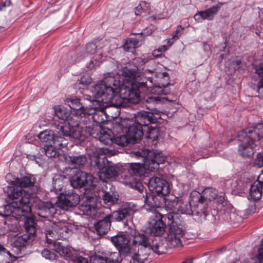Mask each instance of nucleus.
<instances>
[{
	"mask_svg": "<svg viewBox=\"0 0 263 263\" xmlns=\"http://www.w3.org/2000/svg\"><path fill=\"white\" fill-rule=\"evenodd\" d=\"M93 182H69L70 185L74 189H79L80 192L85 195L82 197V203L79 206L80 210L83 215L89 216L93 219L97 214V209L101 204L97 202L98 198L95 196H89L87 195L91 192L95 186L89 185Z\"/></svg>",
	"mask_w": 263,
	"mask_h": 263,
	"instance_id": "obj_7",
	"label": "nucleus"
},
{
	"mask_svg": "<svg viewBox=\"0 0 263 263\" xmlns=\"http://www.w3.org/2000/svg\"><path fill=\"white\" fill-rule=\"evenodd\" d=\"M222 5V3H219L217 5L212 6L204 10L198 12L194 15L195 20L198 22H201L203 20H213L214 16L217 14Z\"/></svg>",
	"mask_w": 263,
	"mask_h": 263,
	"instance_id": "obj_23",
	"label": "nucleus"
},
{
	"mask_svg": "<svg viewBox=\"0 0 263 263\" xmlns=\"http://www.w3.org/2000/svg\"><path fill=\"white\" fill-rule=\"evenodd\" d=\"M94 129L96 133H92L91 137L99 139L105 145H111L114 143V136L111 130L102 128L101 126H97Z\"/></svg>",
	"mask_w": 263,
	"mask_h": 263,
	"instance_id": "obj_20",
	"label": "nucleus"
},
{
	"mask_svg": "<svg viewBox=\"0 0 263 263\" xmlns=\"http://www.w3.org/2000/svg\"><path fill=\"white\" fill-rule=\"evenodd\" d=\"M51 228L46 231V241L48 244L53 243V249L61 256L67 260L73 259L76 251L72 248L65 247L58 241L57 239H66L70 234L73 226L66 221L57 222L48 220L46 223Z\"/></svg>",
	"mask_w": 263,
	"mask_h": 263,
	"instance_id": "obj_3",
	"label": "nucleus"
},
{
	"mask_svg": "<svg viewBox=\"0 0 263 263\" xmlns=\"http://www.w3.org/2000/svg\"><path fill=\"white\" fill-rule=\"evenodd\" d=\"M59 183H62V182H54L53 188L51 189L50 191L51 192H54L55 193L60 191L63 187V185L62 184H60Z\"/></svg>",
	"mask_w": 263,
	"mask_h": 263,
	"instance_id": "obj_49",
	"label": "nucleus"
},
{
	"mask_svg": "<svg viewBox=\"0 0 263 263\" xmlns=\"http://www.w3.org/2000/svg\"><path fill=\"white\" fill-rule=\"evenodd\" d=\"M71 260L73 261V263H89L87 258L76 255V254L73 256V259H72Z\"/></svg>",
	"mask_w": 263,
	"mask_h": 263,
	"instance_id": "obj_46",
	"label": "nucleus"
},
{
	"mask_svg": "<svg viewBox=\"0 0 263 263\" xmlns=\"http://www.w3.org/2000/svg\"><path fill=\"white\" fill-rule=\"evenodd\" d=\"M147 137L149 139H153L154 140H156L158 138L157 130L154 129L150 130Z\"/></svg>",
	"mask_w": 263,
	"mask_h": 263,
	"instance_id": "obj_51",
	"label": "nucleus"
},
{
	"mask_svg": "<svg viewBox=\"0 0 263 263\" xmlns=\"http://www.w3.org/2000/svg\"><path fill=\"white\" fill-rule=\"evenodd\" d=\"M252 263H263V239L258 249V254L255 259H252Z\"/></svg>",
	"mask_w": 263,
	"mask_h": 263,
	"instance_id": "obj_39",
	"label": "nucleus"
},
{
	"mask_svg": "<svg viewBox=\"0 0 263 263\" xmlns=\"http://www.w3.org/2000/svg\"><path fill=\"white\" fill-rule=\"evenodd\" d=\"M123 184L133 189L137 190L139 192H142L145 187L142 184V182H122Z\"/></svg>",
	"mask_w": 263,
	"mask_h": 263,
	"instance_id": "obj_38",
	"label": "nucleus"
},
{
	"mask_svg": "<svg viewBox=\"0 0 263 263\" xmlns=\"http://www.w3.org/2000/svg\"><path fill=\"white\" fill-rule=\"evenodd\" d=\"M10 4L11 2L10 0H6L0 6V10L2 11L4 9V7L10 6Z\"/></svg>",
	"mask_w": 263,
	"mask_h": 263,
	"instance_id": "obj_55",
	"label": "nucleus"
},
{
	"mask_svg": "<svg viewBox=\"0 0 263 263\" xmlns=\"http://www.w3.org/2000/svg\"><path fill=\"white\" fill-rule=\"evenodd\" d=\"M153 200L152 197H148L145 198V207L147 210L156 213L157 219L151 217L148 221V226L147 230L149 233L154 236H161L163 235L165 231V224L163 220L166 221V216L163 214L159 212L160 210H162L161 207L157 206L156 204L152 203L150 200Z\"/></svg>",
	"mask_w": 263,
	"mask_h": 263,
	"instance_id": "obj_9",
	"label": "nucleus"
},
{
	"mask_svg": "<svg viewBox=\"0 0 263 263\" xmlns=\"http://www.w3.org/2000/svg\"><path fill=\"white\" fill-rule=\"evenodd\" d=\"M145 184L153 194L165 196L163 198L165 208L166 211L170 212L164 215L167 218L168 214H172L174 215V220L176 221V218L178 217L177 211L179 199L173 195H167L170 191L169 182H147Z\"/></svg>",
	"mask_w": 263,
	"mask_h": 263,
	"instance_id": "obj_8",
	"label": "nucleus"
},
{
	"mask_svg": "<svg viewBox=\"0 0 263 263\" xmlns=\"http://www.w3.org/2000/svg\"><path fill=\"white\" fill-rule=\"evenodd\" d=\"M174 41H174L173 40H172V38L171 39L168 40L167 42L168 46L169 47L171 46L173 44V43H174Z\"/></svg>",
	"mask_w": 263,
	"mask_h": 263,
	"instance_id": "obj_63",
	"label": "nucleus"
},
{
	"mask_svg": "<svg viewBox=\"0 0 263 263\" xmlns=\"http://www.w3.org/2000/svg\"><path fill=\"white\" fill-rule=\"evenodd\" d=\"M109 253V255H107L106 256H105L107 263H121L122 260L120 256L121 252L118 251Z\"/></svg>",
	"mask_w": 263,
	"mask_h": 263,
	"instance_id": "obj_35",
	"label": "nucleus"
},
{
	"mask_svg": "<svg viewBox=\"0 0 263 263\" xmlns=\"http://www.w3.org/2000/svg\"><path fill=\"white\" fill-rule=\"evenodd\" d=\"M142 6H145V4L144 2H140L139 5L136 7L135 9V14L136 15H140L144 12L143 10Z\"/></svg>",
	"mask_w": 263,
	"mask_h": 263,
	"instance_id": "obj_50",
	"label": "nucleus"
},
{
	"mask_svg": "<svg viewBox=\"0 0 263 263\" xmlns=\"http://www.w3.org/2000/svg\"><path fill=\"white\" fill-rule=\"evenodd\" d=\"M200 211H193L191 209V205L190 204H188L187 203H184L181 200H179L177 212L186 215H196L199 217L198 219V220L205 219L208 215L207 212L205 210H203L201 208H200Z\"/></svg>",
	"mask_w": 263,
	"mask_h": 263,
	"instance_id": "obj_21",
	"label": "nucleus"
},
{
	"mask_svg": "<svg viewBox=\"0 0 263 263\" xmlns=\"http://www.w3.org/2000/svg\"><path fill=\"white\" fill-rule=\"evenodd\" d=\"M152 71L145 70L144 73L135 69H125L122 76H108L97 84L91 90L92 95L101 101L110 103L116 107H126L128 102L135 104L140 100V93L151 94L146 99L147 108L155 111V105L161 102V95H166L165 89L169 84L166 72L157 74L160 79L158 85L154 86L150 77H146Z\"/></svg>",
	"mask_w": 263,
	"mask_h": 263,
	"instance_id": "obj_1",
	"label": "nucleus"
},
{
	"mask_svg": "<svg viewBox=\"0 0 263 263\" xmlns=\"http://www.w3.org/2000/svg\"><path fill=\"white\" fill-rule=\"evenodd\" d=\"M161 54V53H160V52H158V49L154 50L153 53V56L156 57H158Z\"/></svg>",
	"mask_w": 263,
	"mask_h": 263,
	"instance_id": "obj_59",
	"label": "nucleus"
},
{
	"mask_svg": "<svg viewBox=\"0 0 263 263\" xmlns=\"http://www.w3.org/2000/svg\"><path fill=\"white\" fill-rule=\"evenodd\" d=\"M133 242L132 249H138V253L132 256L133 263L144 262L152 252L161 254L166 250V246L160 239H150L143 233L135 234Z\"/></svg>",
	"mask_w": 263,
	"mask_h": 263,
	"instance_id": "obj_5",
	"label": "nucleus"
},
{
	"mask_svg": "<svg viewBox=\"0 0 263 263\" xmlns=\"http://www.w3.org/2000/svg\"><path fill=\"white\" fill-rule=\"evenodd\" d=\"M66 146H60V147L55 146L54 144L44 145V148L41 149L42 153H45L48 157H54L57 154V149H60Z\"/></svg>",
	"mask_w": 263,
	"mask_h": 263,
	"instance_id": "obj_33",
	"label": "nucleus"
},
{
	"mask_svg": "<svg viewBox=\"0 0 263 263\" xmlns=\"http://www.w3.org/2000/svg\"><path fill=\"white\" fill-rule=\"evenodd\" d=\"M42 255L43 257L49 260H54L56 257V255L54 252L47 249H44L42 251Z\"/></svg>",
	"mask_w": 263,
	"mask_h": 263,
	"instance_id": "obj_41",
	"label": "nucleus"
},
{
	"mask_svg": "<svg viewBox=\"0 0 263 263\" xmlns=\"http://www.w3.org/2000/svg\"><path fill=\"white\" fill-rule=\"evenodd\" d=\"M103 200L105 204L110 206L117 202L118 196L114 193L106 192L103 196Z\"/></svg>",
	"mask_w": 263,
	"mask_h": 263,
	"instance_id": "obj_34",
	"label": "nucleus"
},
{
	"mask_svg": "<svg viewBox=\"0 0 263 263\" xmlns=\"http://www.w3.org/2000/svg\"><path fill=\"white\" fill-rule=\"evenodd\" d=\"M183 28L181 26H178L176 28V30L172 34V40L176 41L178 40L182 33Z\"/></svg>",
	"mask_w": 263,
	"mask_h": 263,
	"instance_id": "obj_45",
	"label": "nucleus"
},
{
	"mask_svg": "<svg viewBox=\"0 0 263 263\" xmlns=\"http://www.w3.org/2000/svg\"><path fill=\"white\" fill-rule=\"evenodd\" d=\"M217 191L214 188H205L202 191L203 196H201L200 198L198 199L199 203L197 206L198 208L203 209V210H205V205L203 203V198H205L209 200H214L217 197Z\"/></svg>",
	"mask_w": 263,
	"mask_h": 263,
	"instance_id": "obj_28",
	"label": "nucleus"
},
{
	"mask_svg": "<svg viewBox=\"0 0 263 263\" xmlns=\"http://www.w3.org/2000/svg\"><path fill=\"white\" fill-rule=\"evenodd\" d=\"M138 210V205L133 202H126L110 216L111 219L120 221L133 215Z\"/></svg>",
	"mask_w": 263,
	"mask_h": 263,
	"instance_id": "obj_16",
	"label": "nucleus"
},
{
	"mask_svg": "<svg viewBox=\"0 0 263 263\" xmlns=\"http://www.w3.org/2000/svg\"><path fill=\"white\" fill-rule=\"evenodd\" d=\"M22 191L23 195L24 194V191H26L29 195V198L32 199V204H33L32 208H35L38 210L39 216L45 218L53 216L56 213L57 207L64 210H67L69 208L76 205L80 201V196L73 191L61 193L55 204H53L50 202H44L38 199H34L28 193L27 191L23 189Z\"/></svg>",
	"mask_w": 263,
	"mask_h": 263,
	"instance_id": "obj_4",
	"label": "nucleus"
},
{
	"mask_svg": "<svg viewBox=\"0 0 263 263\" xmlns=\"http://www.w3.org/2000/svg\"><path fill=\"white\" fill-rule=\"evenodd\" d=\"M174 215L169 214L167 216L168 231L165 238L167 246L169 248H177L182 246V238L185 234V230L180 223L174 219Z\"/></svg>",
	"mask_w": 263,
	"mask_h": 263,
	"instance_id": "obj_11",
	"label": "nucleus"
},
{
	"mask_svg": "<svg viewBox=\"0 0 263 263\" xmlns=\"http://www.w3.org/2000/svg\"><path fill=\"white\" fill-rule=\"evenodd\" d=\"M123 130L126 134L120 135L114 139V143L122 146H126L130 142H138L143 135L140 129L134 126L125 127Z\"/></svg>",
	"mask_w": 263,
	"mask_h": 263,
	"instance_id": "obj_14",
	"label": "nucleus"
},
{
	"mask_svg": "<svg viewBox=\"0 0 263 263\" xmlns=\"http://www.w3.org/2000/svg\"><path fill=\"white\" fill-rule=\"evenodd\" d=\"M60 126L57 127L55 133L50 130H45L41 132L37 136L39 139L45 144V145L54 144L57 147L67 146V139L62 137V135L58 134Z\"/></svg>",
	"mask_w": 263,
	"mask_h": 263,
	"instance_id": "obj_15",
	"label": "nucleus"
},
{
	"mask_svg": "<svg viewBox=\"0 0 263 263\" xmlns=\"http://www.w3.org/2000/svg\"><path fill=\"white\" fill-rule=\"evenodd\" d=\"M215 199L216 200L217 204L223 205L226 200L224 193L223 192H221L219 194L217 193V197Z\"/></svg>",
	"mask_w": 263,
	"mask_h": 263,
	"instance_id": "obj_47",
	"label": "nucleus"
},
{
	"mask_svg": "<svg viewBox=\"0 0 263 263\" xmlns=\"http://www.w3.org/2000/svg\"><path fill=\"white\" fill-rule=\"evenodd\" d=\"M85 125V128H86V130L87 132V138L88 136L91 137L92 133H96V130L94 129L96 126H101L100 125L97 124H84Z\"/></svg>",
	"mask_w": 263,
	"mask_h": 263,
	"instance_id": "obj_42",
	"label": "nucleus"
},
{
	"mask_svg": "<svg viewBox=\"0 0 263 263\" xmlns=\"http://www.w3.org/2000/svg\"><path fill=\"white\" fill-rule=\"evenodd\" d=\"M11 231V229L9 228V224L7 223L5 220H2L0 221V238L6 235L8 231Z\"/></svg>",
	"mask_w": 263,
	"mask_h": 263,
	"instance_id": "obj_40",
	"label": "nucleus"
},
{
	"mask_svg": "<svg viewBox=\"0 0 263 263\" xmlns=\"http://www.w3.org/2000/svg\"><path fill=\"white\" fill-rule=\"evenodd\" d=\"M95 66V64L93 63V61L91 60L88 67L90 69L93 68Z\"/></svg>",
	"mask_w": 263,
	"mask_h": 263,
	"instance_id": "obj_60",
	"label": "nucleus"
},
{
	"mask_svg": "<svg viewBox=\"0 0 263 263\" xmlns=\"http://www.w3.org/2000/svg\"><path fill=\"white\" fill-rule=\"evenodd\" d=\"M141 38V35L139 34H131L123 45L124 50L134 53L135 49L139 46V41Z\"/></svg>",
	"mask_w": 263,
	"mask_h": 263,
	"instance_id": "obj_25",
	"label": "nucleus"
},
{
	"mask_svg": "<svg viewBox=\"0 0 263 263\" xmlns=\"http://www.w3.org/2000/svg\"><path fill=\"white\" fill-rule=\"evenodd\" d=\"M111 240L121 254L127 256L130 253V238L127 234L117 235L112 237Z\"/></svg>",
	"mask_w": 263,
	"mask_h": 263,
	"instance_id": "obj_18",
	"label": "nucleus"
},
{
	"mask_svg": "<svg viewBox=\"0 0 263 263\" xmlns=\"http://www.w3.org/2000/svg\"><path fill=\"white\" fill-rule=\"evenodd\" d=\"M10 185L4 189V191L6 192L10 199L17 200L20 197L18 200H13L11 203L5 205L1 207V210L4 212L0 215L5 217H9L12 216L16 220H18L22 216L24 217V226L26 231V234L18 236L13 242V245L16 249H20L24 247L27 244L29 240L33 236L36 232L35 222L34 220L31 217L27 216L32 211V199L29 198V195L24 192L23 195V191L22 185L27 184V182H10ZM33 182H28L29 185H33Z\"/></svg>",
	"mask_w": 263,
	"mask_h": 263,
	"instance_id": "obj_2",
	"label": "nucleus"
},
{
	"mask_svg": "<svg viewBox=\"0 0 263 263\" xmlns=\"http://www.w3.org/2000/svg\"><path fill=\"white\" fill-rule=\"evenodd\" d=\"M243 130L247 133L248 135H250L251 138L257 142L263 138V123L258 124L255 126L250 127Z\"/></svg>",
	"mask_w": 263,
	"mask_h": 263,
	"instance_id": "obj_26",
	"label": "nucleus"
},
{
	"mask_svg": "<svg viewBox=\"0 0 263 263\" xmlns=\"http://www.w3.org/2000/svg\"><path fill=\"white\" fill-rule=\"evenodd\" d=\"M72 173L74 174L69 181H93L94 178L92 175L81 170H72Z\"/></svg>",
	"mask_w": 263,
	"mask_h": 263,
	"instance_id": "obj_31",
	"label": "nucleus"
},
{
	"mask_svg": "<svg viewBox=\"0 0 263 263\" xmlns=\"http://www.w3.org/2000/svg\"><path fill=\"white\" fill-rule=\"evenodd\" d=\"M111 218L108 215L94 224L95 229L99 235L106 234L110 229Z\"/></svg>",
	"mask_w": 263,
	"mask_h": 263,
	"instance_id": "obj_24",
	"label": "nucleus"
},
{
	"mask_svg": "<svg viewBox=\"0 0 263 263\" xmlns=\"http://www.w3.org/2000/svg\"><path fill=\"white\" fill-rule=\"evenodd\" d=\"M193 259L192 258H186L184 261H183L181 263H193Z\"/></svg>",
	"mask_w": 263,
	"mask_h": 263,
	"instance_id": "obj_58",
	"label": "nucleus"
},
{
	"mask_svg": "<svg viewBox=\"0 0 263 263\" xmlns=\"http://www.w3.org/2000/svg\"><path fill=\"white\" fill-rule=\"evenodd\" d=\"M54 113L57 117L64 121L65 124L68 125V122L70 120V118L72 117V115L70 116L69 110L62 106H57L54 108Z\"/></svg>",
	"mask_w": 263,
	"mask_h": 263,
	"instance_id": "obj_29",
	"label": "nucleus"
},
{
	"mask_svg": "<svg viewBox=\"0 0 263 263\" xmlns=\"http://www.w3.org/2000/svg\"><path fill=\"white\" fill-rule=\"evenodd\" d=\"M102 153L96 156L95 164L99 170L98 176L101 181H105L116 176L118 174L116 167L110 165L104 153L105 149L101 150Z\"/></svg>",
	"mask_w": 263,
	"mask_h": 263,
	"instance_id": "obj_12",
	"label": "nucleus"
},
{
	"mask_svg": "<svg viewBox=\"0 0 263 263\" xmlns=\"http://www.w3.org/2000/svg\"><path fill=\"white\" fill-rule=\"evenodd\" d=\"M106 58V55L101 53L97 52L93 57V60L98 62H102L104 60H105Z\"/></svg>",
	"mask_w": 263,
	"mask_h": 263,
	"instance_id": "obj_48",
	"label": "nucleus"
},
{
	"mask_svg": "<svg viewBox=\"0 0 263 263\" xmlns=\"http://www.w3.org/2000/svg\"><path fill=\"white\" fill-rule=\"evenodd\" d=\"M249 135L241 130L237 136L238 140L240 142L238 146V153L243 157H251L255 151L257 142L253 140Z\"/></svg>",
	"mask_w": 263,
	"mask_h": 263,
	"instance_id": "obj_13",
	"label": "nucleus"
},
{
	"mask_svg": "<svg viewBox=\"0 0 263 263\" xmlns=\"http://www.w3.org/2000/svg\"><path fill=\"white\" fill-rule=\"evenodd\" d=\"M254 164L258 167L263 166V153H259L257 155ZM256 181H263V171L258 175Z\"/></svg>",
	"mask_w": 263,
	"mask_h": 263,
	"instance_id": "obj_36",
	"label": "nucleus"
},
{
	"mask_svg": "<svg viewBox=\"0 0 263 263\" xmlns=\"http://www.w3.org/2000/svg\"><path fill=\"white\" fill-rule=\"evenodd\" d=\"M36 178L31 174H29L24 170H21L20 173V177H17L15 181H35Z\"/></svg>",
	"mask_w": 263,
	"mask_h": 263,
	"instance_id": "obj_37",
	"label": "nucleus"
},
{
	"mask_svg": "<svg viewBox=\"0 0 263 263\" xmlns=\"http://www.w3.org/2000/svg\"><path fill=\"white\" fill-rule=\"evenodd\" d=\"M19 230H20V228L18 226H17V225L15 226V229L13 230V231H14V232H16L17 231H19Z\"/></svg>",
	"mask_w": 263,
	"mask_h": 263,
	"instance_id": "obj_64",
	"label": "nucleus"
},
{
	"mask_svg": "<svg viewBox=\"0 0 263 263\" xmlns=\"http://www.w3.org/2000/svg\"><path fill=\"white\" fill-rule=\"evenodd\" d=\"M77 61V59H71V60H69L67 62V64L68 65H69V64H72L76 63Z\"/></svg>",
	"mask_w": 263,
	"mask_h": 263,
	"instance_id": "obj_61",
	"label": "nucleus"
},
{
	"mask_svg": "<svg viewBox=\"0 0 263 263\" xmlns=\"http://www.w3.org/2000/svg\"><path fill=\"white\" fill-rule=\"evenodd\" d=\"M65 159L66 163L74 167L83 166L87 161L86 157L84 155L78 156H67L65 157Z\"/></svg>",
	"mask_w": 263,
	"mask_h": 263,
	"instance_id": "obj_30",
	"label": "nucleus"
},
{
	"mask_svg": "<svg viewBox=\"0 0 263 263\" xmlns=\"http://www.w3.org/2000/svg\"><path fill=\"white\" fill-rule=\"evenodd\" d=\"M97 45L95 43H88L86 45L85 50L86 52L89 54H93L96 51Z\"/></svg>",
	"mask_w": 263,
	"mask_h": 263,
	"instance_id": "obj_43",
	"label": "nucleus"
},
{
	"mask_svg": "<svg viewBox=\"0 0 263 263\" xmlns=\"http://www.w3.org/2000/svg\"><path fill=\"white\" fill-rule=\"evenodd\" d=\"M257 90L259 95L263 96V77L261 78L258 83Z\"/></svg>",
	"mask_w": 263,
	"mask_h": 263,
	"instance_id": "obj_52",
	"label": "nucleus"
},
{
	"mask_svg": "<svg viewBox=\"0 0 263 263\" xmlns=\"http://www.w3.org/2000/svg\"><path fill=\"white\" fill-rule=\"evenodd\" d=\"M66 102L68 103L71 109L73 110L72 117L74 119H81L84 118L86 119V111L88 107H84L80 101V99L75 97H71L67 98Z\"/></svg>",
	"mask_w": 263,
	"mask_h": 263,
	"instance_id": "obj_19",
	"label": "nucleus"
},
{
	"mask_svg": "<svg viewBox=\"0 0 263 263\" xmlns=\"http://www.w3.org/2000/svg\"><path fill=\"white\" fill-rule=\"evenodd\" d=\"M145 4V6H142V8H143V10L144 11V12H148L149 11V4L146 2H143Z\"/></svg>",
	"mask_w": 263,
	"mask_h": 263,
	"instance_id": "obj_56",
	"label": "nucleus"
},
{
	"mask_svg": "<svg viewBox=\"0 0 263 263\" xmlns=\"http://www.w3.org/2000/svg\"><path fill=\"white\" fill-rule=\"evenodd\" d=\"M91 78L88 75H84L81 78L80 80H78L79 83L84 86L88 85L91 83Z\"/></svg>",
	"mask_w": 263,
	"mask_h": 263,
	"instance_id": "obj_44",
	"label": "nucleus"
},
{
	"mask_svg": "<svg viewBox=\"0 0 263 263\" xmlns=\"http://www.w3.org/2000/svg\"><path fill=\"white\" fill-rule=\"evenodd\" d=\"M223 217L226 221L231 223H235L241 220L240 216L235 212V210L233 208L225 211Z\"/></svg>",
	"mask_w": 263,
	"mask_h": 263,
	"instance_id": "obj_32",
	"label": "nucleus"
},
{
	"mask_svg": "<svg viewBox=\"0 0 263 263\" xmlns=\"http://www.w3.org/2000/svg\"><path fill=\"white\" fill-rule=\"evenodd\" d=\"M256 73L261 78L263 77V62L256 69Z\"/></svg>",
	"mask_w": 263,
	"mask_h": 263,
	"instance_id": "obj_54",
	"label": "nucleus"
},
{
	"mask_svg": "<svg viewBox=\"0 0 263 263\" xmlns=\"http://www.w3.org/2000/svg\"><path fill=\"white\" fill-rule=\"evenodd\" d=\"M167 49V47L165 45H163L159 49H158V52H160V53H162L163 52L165 51Z\"/></svg>",
	"mask_w": 263,
	"mask_h": 263,
	"instance_id": "obj_57",
	"label": "nucleus"
},
{
	"mask_svg": "<svg viewBox=\"0 0 263 263\" xmlns=\"http://www.w3.org/2000/svg\"><path fill=\"white\" fill-rule=\"evenodd\" d=\"M263 193V182H254L250 188V197L254 201L260 199Z\"/></svg>",
	"mask_w": 263,
	"mask_h": 263,
	"instance_id": "obj_27",
	"label": "nucleus"
},
{
	"mask_svg": "<svg viewBox=\"0 0 263 263\" xmlns=\"http://www.w3.org/2000/svg\"><path fill=\"white\" fill-rule=\"evenodd\" d=\"M157 118L154 116V112L141 111L135 117L134 124H129V126H134L140 129L143 133L142 126H148L152 123H155Z\"/></svg>",
	"mask_w": 263,
	"mask_h": 263,
	"instance_id": "obj_17",
	"label": "nucleus"
},
{
	"mask_svg": "<svg viewBox=\"0 0 263 263\" xmlns=\"http://www.w3.org/2000/svg\"><path fill=\"white\" fill-rule=\"evenodd\" d=\"M136 156L143 157V164L141 165L139 163H132L130 171L137 176H145L151 172H155L160 164L163 163L166 159L165 156L161 153L149 150H143L142 152H136Z\"/></svg>",
	"mask_w": 263,
	"mask_h": 263,
	"instance_id": "obj_6",
	"label": "nucleus"
},
{
	"mask_svg": "<svg viewBox=\"0 0 263 263\" xmlns=\"http://www.w3.org/2000/svg\"><path fill=\"white\" fill-rule=\"evenodd\" d=\"M58 134L62 135V137L70 140H79L83 141L87 138V132L85 125L81 119L70 118L68 125L60 126Z\"/></svg>",
	"mask_w": 263,
	"mask_h": 263,
	"instance_id": "obj_10",
	"label": "nucleus"
},
{
	"mask_svg": "<svg viewBox=\"0 0 263 263\" xmlns=\"http://www.w3.org/2000/svg\"><path fill=\"white\" fill-rule=\"evenodd\" d=\"M131 122V121H130L129 119H125V120H124L122 121V124L123 125H124V124H125V125H127V124H129V122Z\"/></svg>",
	"mask_w": 263,
	"mask_h": 263,
	"instance_id": "obj_62",
	"label": "nucleus"
},
{
	"mask_svg": "<svg viewBox=\"0 0 263 263\" xmlns=\"http://www.w3.org/2000/svg\"><path fill=\"white\" fill-rule=\"evenodd\" d=\"M93 263H107L106 258L97 256L93 260Z\"/></svg>",
	"mask_w": 263,
	"mask_h": 263,
	"instance_id": "obj_53",
	"label": "nucleus"
},
{
	"mask_svg": "<svg viewBox=\"0 0 263 263\" xmlns=\"http://www.w3.org/2000/svg\"><path fill=\"white\" fill-rule=\"evenodd\" d=\"M103 112L102 111H97L94 108H88L86 111V119H82L84 124H91V121L94 122L93 124L100 125V123L104 121L103 116Z\"/></svg>",
	"mask_w": 263,
	"mask_h": 263,
	"instance_id": "obj_22",
	"label": "nucleus"
}]
</instances>
